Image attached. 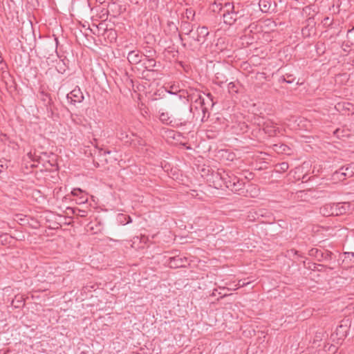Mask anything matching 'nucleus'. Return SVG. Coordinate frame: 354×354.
<instances>
[{"mask_svg": "<svg viewBox=\"0 0 354 354\" xmlns=\"http://www.w3.org/2000/svg\"><path fill=\"white\" fill-rule=\"evenodd\" d=\"M220 11L222 12L224 23L230 26L246 15L245 9L240 3L227 2L220 8Z\"/></svg>", "mask_w": 354, "mask_h": 354, "instance_id": "f257e3e1", "label": "nucleus"}, {"mask_svg": "<svg viewBox=\"0 0 354 354\" xmlns=\"http://www.w3.org/2000/svg\"><path fill=\"white\" fill-rule=\"evenodd\" d=\"M218 176L226 188L239 194L243 192L245 183L233 174H230L225 171H218L216 177Z\"/></svg>", "mask_w": 354, "mask_h": 354, "instance_id": "f03ea898", "label": "nucleus"}, {"mask_svg": "<svg viewBox=\"0 0 354 354\" xmlns=\"http://www.w3.org/2000/svg\"><path fill=\"white\" fill-rule=\"evenodd\" d=\"M325 210H327L328 214H333V216L342 215L351 210V204L350 203L326 204L323 209V211Z\"/></svg>", "mask_w": 354, "mask_h": 354, "instance_id": "7ed1b4c3", "label": "nucleus"}, {"mask_svg": "<svg viewBox=\"0 0 354 354\" xmlns=\"http://www.w3.org/2000/svg\"><path fill=\"white\" fill-rule=\"evenodd\" d=\"M209 34L208 28L206 26H198L196 29L194 28L188 36L192 41L202 45L205 42Z\"/></svg>", "mask_w": 354, "mask_h": 354, "instance_id": "20e7f679", "label": "nucleus"}, {"mask_svg": "<svg viewBox=\"0 0 354 354\" xmlns=\"http://www.w3.org/2000/svg\"><path fill=\"white\" fill-rule=\"evenodd\" d=\"M310 256L317 259V261H329L332 259L333 252L327 250H319L317 248H312L309 250Z\"/></svg>", "mask_w": 354, "mask_h": 354, "instance_id": "39448f33", "label": "nucleus"}, {"mask_svg": "<svg viewBox=\"0 0 354 354\" xmlns=\"http://www.w3.org/2000/svg\"><path fill=\"white\" fill-rule=\"evenodd\" d=\"M187 259L185 257H181L180 255H176L171 257H169L167 261L168 266L171 268H178L185 266V263H187Z\"/></svg>", "mask_w": 354, "mask_h": 354, "instance_id": "423d86ee", "label": "nucleus"}, {"mask_svg": "<svg viewBox=\"0 0 354 354\" xmlns=\"http://www.w3.org/2000/svg\"><path fill=\"white\" fill-rule=\"evenodd\" d=\"M187 100H190L191 102L200 104L203 113L207 111V108L205 106V100L200 92L197 91H193L187 95Z\"/></svg>", "mask_w": 354, "mask_h": 354, "instance_id": "0eeeda50", "label": "nucleus"}, {"mask_svg": "<svg viewBox=\"0 0 354 354\" xmlns=\"http://www.w3.org/2000/svg\"><path fill=\"white\" fill-rule=\"evenodd\" d=\"M66 97L67 100L73 104L80 103L84 100L83 93L78 86L75 87L73 91L68 93Z\"/></svg>", "mask_w": 354, "mask_h": 354, "instance_id": "6e6552de", "label": "nucleus"}, {"mask_svg": "<svg viewBox=\"0 0 354 354\" xmlns=\"http://www.w3.org/2000/svg\"><path fill=\"white\" fill-rule=\"evenodd\" d=\"M347 326L341 324L336 328L335 331L331 335V338L333 341L343 340L347 336Z\"/></svg>", "mask_w": 354, "mask_h": 354, "instance_id": "1a4fd4ad", "label": "nucleus"}, {"mask_svg": "<svg viewBox=\"0 0 354 354\" xmlns=\"http://www.w3.org/2000/svg\"><path fill=\"white\" fill-rule=\"evenodd\" d=\"M263 131L269 136H276L280 133V129L277 124L272 121H267L263 124Z\"/></svg>", "mask_w": 354, "mask_h": 354, "instance_id": "9d476101", "label": "nucleus"}, {"mask_svg": "<svg viewBox=\"0 0 354 354\" xmlns=\"http://www.w3.org/2000/svg\"><path fill=\"white\" fill-rule=\"evenodd\" d=\"M127 58L129 64L135 65L142 61V55L138 50H133L129 52Z\"/></svg>", "mask_w": 354, "mask_h": 354, "instance_id": "9b49d317", "label": "nucleus"}, {"mask_svg": "<svg viewBox=\"0 0 354 354\" xmlns=\"http://www.w3.org/2000/svg\"><path fill=\"white\" fill-rule=\"evenodd\" d=\"M227 82V77L224 71H219L215 73L214 78L213 82L221 87L223 84H225Z\"/></svg>", "mask_w": 354, "mask_h": 354, "instance_id": "f8f14e48", "label": "nucleus"}, {"mask_svg": "<svg viewBox=\"0 0 354 354\" xmlns=\"http://www.w3.org/2000/svg\"><path fill=\"white\" fill-rule=\"evenodd\" d=\"M180 28L182 33L188 36L193 28H195V24H191L190 21L183 19L180 21Z\"/></svg>", "mask_w": 354, "mask_h": 354, "instance_id": "ddd939ff", "label": "nucleus"}, {"mask_svg": "<svg viewBox=\"0 0 354 354\" xmlns=\"http://www.w3.org/2000/svg\"><path fill=\"white\" fill-rule=\"evenodd\" d=\"M158 71V69H146V68H145L142 72V78H144L148 81L155 80L156 77H154V74Z\"/></svg>", "mask_w": 354, "mask_h": 354, "instance_id": "4468645a", "label": "nucleus"}, {"mask_svg": "<svg viewBox=\"0 0 354 354\" xmlns=\"http://www.w3.org/2000/svg\"><path fill=\"white\" fill-rule=\"evenodd\" d=\"M271 5V0H259V6L261 11L265 13L270 12Z\"/></svg>", "mask_w": 354, "mask_h": 354, "instance_id": "2eb2a0df", "label": "nucleus"}, {"mask_svg": "<svg viewBox=\"0 0 354 354\" xmlns=\"http://www.w3.org/2000/svg\"><path fill=\"white\" fill-rule=\"evenodd\" d=\"M342 171L344 173V176L351 178L354 175V163H350L346 165L341 167Z\"/></svg>", "mask_w": 354, "mask_h": 354, "instance_id": "dca6fc26", "label": "nucleus"}, {"mask_svg": "<svg viewBox=\"0 0 354 354\" xmlns=\"http://www.w3.org/2000/svg\"><path fill=\"white\" fill-rule=\"evenodd\" d=\"M142 64L146 69H157L156 68L160 66V63L156 62L155 59L143 60Z\"/></svg>", "mask_w": 354, "mask_h": 354, "instance_id": "f3484780", "label": "nucleus"}, {"mask_svg": "<svg viewBox=\"0 0 354 354\" xmlns=\"http://www.w3.org/2000/svg\"><path fill=\"white\" fill-rule=\"evenodd\" d=\"M196 12L192 8H187L185 9V12L183 15V18H185L186 21H195Z\"/></svg>", "mask_w": 354, "mask_h": 354, "instance_id": "a211bd4d", "label": "nucleus"}, {"mask_svg": "<svg viewBox=\"0 0 354 354\" xmlns=\"http://www.w3.org/2000/svg\"><path fill=\"white\" fill-rule=\"evenodd\" d=\"M142 57H145L143 60H147L150 59H155L156 56V51L152 48H148L145 50L142 53Z\"/></svg>", "mask_w": 354, "mask_h": 354, "instance_id": "6ab92c4d", "label": "nucleus"}, {"mask_svg": "<svg viewBox=\"0 0 354 354\" xmlns=\"http://www.w3.org/2000/svg\"><path fill=\"white\" fill-rule=\"evenodd\" d=\"M274 150L278 153L290 154V148L285 144H277L274 145Z\"/></svg>", "mask_w": 354, "mask_h": 354, "instance_id": "aec40b11", "label": "nucleus"}, {"mask_svg": "<svg viewBox=\"0 0 354 354\" xmlns=\"http://www.w3.org/2000/svg\"><path fill=\"white\" fill-rule=\"evenodd\" d=\"M117 221L122 225H127L132 222L130 216L124 214H119L117 216Z\"/></svg>", "mask_w": 354, "mask_h": 354, "instance_id": "412c9836", "label": "nucleus"}, {"mask_svg": "<svg viewBox=\"0 0 354 354\" xmlns=\"http://www.w3.org/2000/svg\"><path fill=\"white\" fill-rule=\"evenodd\" d=\"M332 178L334 180L342 181V180L346 179L347 178H346V176H344V171H342V170L340 167L338 170H336L333 174Z\"/></svg>", "mask_w": 354, "mask_h": 354, "instance_id": "4be33fe9", "label": "nucleus"}, {"mask_svg": "<svg viewBox=\"0 0 354 354\" xmlns=\"http://www.w3.org/2000/svg\"><path fill=\"white\" fill-rule=\"evenodd\" d=\"M131 136H133V134L131 133L129 135L122 129L117 134L118 138L121 140H124L125 142H129L131 141Z\"/></svg>", "mask_w": 354, "mask_h": 354, "instance_id": "5701e85b", "label": "nucleus"}, {"mask_svg": "<svg viewBox=\"0 0 354 354\" xmlns=\"http://www.w3.org/2000/svg\"><path fill=\"white\" fill-rule=\"evenodd\" d=\"M159 120L165 124H171L172 123V120L169 115V113L167 112H162L159 115Z\"/></svg>", "mask_w": 354, "mask_h": 354, "instance_id": "b1692460", "label": "nucleus"}, {"mask_svg": "<svg viewBox=\"0 0 354 354\" xmlns=\"http://www.w3.org/2000/svg\"><path fill=\"white\" fill-rule=\"evenodd\" d=\"M288 168L289 165L286 162L279 163L275 166V169L277 172H285L288 169Z\"/></svg>", "mask_w": 354, "mask_h": 354, "instance_id": "393cba45", "label": "nucleus"}, {"mask_svg": "<svg viewBox=\"0 0 354 354\" xmlns=\"http://www.w3.org/2000/svg\"><path fill=\"white\" fill-rule=\"evenodd\" d=\"M11 305L14 306V308H17L23 306L24 305V301L22 297H20L17 299V297L14 299H12Z\"/></svg>", "mask_w": 354, "mask_h": 354, "instance_id": "a878e982", "label": "nucleus"}, {"mask_svg": "<svg viewBox=\"0 0 354 354\" xmlns=\"http://www.w3.org/2000/svg\"><path fill=\"white\" fill-rule=\"evenodd\" d=\"M71 120L75 124L84 125V121L85 120L78 115H71Z\"/></svg>", "mask_w": 354, "mask_h": 354, "instance_id": "bb28decb", "label": "nucleus"}, {"mask_svg": "<svg viewBox=\"0 0 354 354\" xmlns=\"http://www.w3.org/2000/svg\"><path fill=\"white\" fill-rule=\"evenodd\" d=\"M227 88L230 93H237L239 91L238 85L234 82H230Z\"/></svg>", "mask_w": 354, "mask_h": 354, "instance_id": "cd10ccee", "label": "nucleus"}, {"mask_svg": "<svg viewBox=\"0 0 354 354\" xmlns=\"http://www.w3.org/2000/svg\"><path fill=\"white\" fill-rule=\"evenodd\" d=\"M167 26L169 28V30L173 32H176L178 30V26L174 21H168L167 23Z\"/></svg>", "mask_w": 354, "mask_h": 354, "instance_id": "c85d7f7f", "label": "nucleus"}, {"mask_svg": "<svg viewBox=\"0 0 354 354\" xmlns=\"http://www.w3.org/2000/svg\"><path fill=\"white\" fill-rule=\"evenodd\" d=\"M10 237L7 234H2L0 235V243L6 245L8 243V239Z\"/></svg>", "mask_w": 354, "mask_h": 354, "instance_id": "c756f323", "label": "nucleus"}, {"mask_svg": "<svg viewBox=\"0 0 354 354\" xmlns=\"http://www.w3.org/2000/svg\"><path fill=\"white\" fill-rule=\"evenodd\" d=\"M74 213H75L77 216H80L81 217H85L87 215V212L85 210L77 209L74 211Z\"/></svg>", "mask_w": 354, "mask_h": 354, "instance_id": "7c9ffc66", "label": "nucleus"}, {"mask_svg": "<svg viewBox=\"0 0 354 354\" xmlns=\"http://www.w3.org/2000/svg\"><path fill=\"white\" fill-rule=\"evenodd\" d=\"M82 194H83V192L80 188L73 189L71 192V194L73 196H80L81 195H82Z\"/></svg>", "mask_w": 354, "mask_h": 354, "instance_id": "2f4dec72", "label": "nucleus"}, {"mask_svg": "<svg viewBox=\"0 0 354 354\" xmlns=\"http://www.w3.org/2000/svg\"><path fill=\"white\" fill-rule=\"evenodd\" d=\"M295 78H291V80H287L286 77V75H282L280 78H279V82H286L288 84H291L294 81H295Z\"/></svg>", "mask_w": 354, "mask_h": 354, "instance_id": "473e14b6", "label": "nucleus"}, {"mask_svg": "<svg viewBox=\"0 0 354 354\" xmlns=\"http://www.w3.org/2000/svg\"><path fill=\"white\" fill-rule=\"evenodd\" d=\"M79 199H78V203L81 204V203H84L87 201L88 198L86 196H84L82 195H81L80 196H79Z\"/></svg>", "mask_w": 354, "mask_h": 354, "instance_id": "72a5a7b5", "label": "nucleus"}, {"mask_svg": "<svg viewBox=\"0 0 354 354\" xmlns=\"http://www.w3.org/2000/svg\"><path fill=\"white\" fill-rule=\"evenodd\" d=\"M344 255L345 256L346 259L350 258V257L354 258V252H344ZM353 263H354V260H353Z\"/></svg>", "mask_w": 354, "mask_h": 354, "instance_id": "f704fd0d", "label": "nucleus"}, {"mask_svg": "<svg viewBox=\"0 0 354 354\" xmlns=\"http://www.w3.org/2000/svg\"><path fill=\"white\" fill-rule=\"evenodd\" d=\"M206 95L209 98V102H211V106H213L214 104V102H213V95L210 93H207Z\"/></svg>", "mask_w": 354, "mask_h": 354, "instance_id": "c9c22d12", "label": "nucleus"}, {"mask_svg": "<svg viewBox=\"0 0 354 354\" xmlns=\"http://www.w3.org/2000/svg\"><path fill=\"white\" fill-rule=\"evenodd\" d=\"M323 209H324V207L321 208L320 212L324 216H333V214H328V213L327 212V210L323 211Z\"/></svg>", "mask_w": 354, "mask_h": 354, "instance_id": "e433bc0d", "label": "nucleus"}, {"mask_svg": "<svg viewBox=\"0 0 354 354\" xmlns=\"http://www.w3.org/2000/svg\"><path fill=\"white\" fill-rule=\"evenodd\" d=\"M284 75H286V77L287 80H291V78H295L293 75L290 73H286Z\"/></svg>", "mask_w": 354, "mask_h": 354, "instance_id": "4c0bfd02", "label": "nucleus"}, {"mask_svg": "<svg viewBox=\"0 0 354 354\" xmlns=\"http://www.w3.org/2000/svg\"><path fill=\"white\" fill-rule=\"evenodd\" d=\"M53 36L55 37V52H57V46L59 44V40H58V38L55 35H53Z\"/></svg>", "mask_w": 354, "mask_h": 354, "instance_id": "58836bf2", "label": "nucleus"}, {"mask_svg": "<svg viewBox=\"0 0 354 354\" xmlns=\"http://www.w3.org/2000/svg\"><path fill=\"white\" fill-rule=\"evenodd\" d=\"M328 21H330V18H329V17H325V18H324V19L323 22H324V24L326 25V24H328Z\"/></svg>", "mask_w": 354, "mask_h": 354, "instance_id": "ea45409f", "label": "nucleus"}, {"mask_svg": "<svg viewBox=\"0 0 354 354\" xmlns=\"http://www.w3.org/2000/svg\"><path fill=\"white\" fill-rule=\"evenodd\" d=\"M5 167L0 161V174L3 171V169H4Z\"/></svg>", "mask_w": 354, "mask_h": 354, "instance_id": "a19ab883", "label": "nucleus"}, {"mask_svg": "<svg viewBox=\"0 0 354 354\" xmlns=\"http://www.w3.org/2000/svg\"><path fill=\"white\" fill-rule=\"evenodd\" d=\"M96 1L100 4H103L106 1V0H96Z\"/></svg>", "mask_w": 354, "mask_h": 354, "instance_id": "79ce46f5", "label": "nucleus"}, {"mask_svg": "<svg viewBox=\"0 0 354 354\" xmlns=\"http://www.w3.org/2000/svg\"><path fill=\"white\" fill-rule=\"evenodd\" d=\"M109 153H111V151L105 150V151H104V155H106V154H109Z\"/></svg>", "mask_w": 354, "mask_h": 354, "instance_id": "37998d69", "label": "nucleus"}, {"mask_svg": "<svg viewBox=\"0 0 354 354\" xmlns=\"http://www.w3.org/2000/svg\"><path fill=\"white\" fill-rule=\"evenodd\" d=\"M131 3L137 4L138 3V0H130Z\"/></svg>", "mask_w": 354, "mask_h": 354, "instance_id": "c03bdc74", "label": "nucleus"}, {"mask_svg": "<svg viewBox=\"0 0 354 354\" xmlns=\"http://www.w3.org/2000/svg\"><path fill=\"white\" fill-rule=\"evenodd\" d=\"M245 285V283L244 282H243L242 283H241V281H239V286H244Z\"/></svg>", "mask_w": 354, "mask_h": 354, "instance_id": "a18cd8bd", "label": "nucleus"}, {"mask_svg": "<svg viewBox=\"0 0 354 354\" xmlns=\"http://www.w3.org/2000/svg\"><path fill=\"white\" fill-rule=\"evenodd\" d=\"M189 111H190V112L192 111V105L189 106Z\"/></svg>", "mask_w": 354, "mask_h": 354, "instance_id": "49530a36", "label": "nucleus"}, {"mask_svg": "<svg viewBox=\"0 0 354 354\" xmlns=\"http://www.w3.org/2000/svg\"><path fill=\"white\" fill-rule=\"evenodd\" d=\"M214 291H216V289H214ZM212 295H215L214 292H212Z\"/></svg>", "mask_w": 354, "mask_h": 354, "instance_id": "de8ad7c7", "label": "nucleus"}, {"mask_svg": "<svg viewBox=\"0 0 354 354\" xmlns=\"http://www.w3.org/2000/svg\"><path fill=\"white\" fill-rule=\"evenodd\" d=\"M179 37H180V39L181 40H183V38H182V37H181L180 34L179 35Z\"/></svg>", "mask_w": 354, "mask_h": 354, "instance_id": "09e8293b", "label": "nucleus"}, {"mask_svg": "<svg viewBox=\"0 0 354 354\" xmlns=\"http://www.w3.org/2000/svg\"><path fill=\"white\" fill-rule=\"evenodd\" d=\"M3 63V61L2 59L0 60V64H2Z\"/></svg>", "mask_w": 354, "mask_h": 354, "instance_id": "8fccbe9b", "label": "nucleus"}, {"mask_svg": "<svg viewBox=\"0 0 354 354\" xmlns=\"http://www.w3.org/2000/svg\"><path fill=\"white\" fill-rule=\"evenodd\" d=\"M3 354H6V353H3Z\"/></svg>", "mask_w": 354, "mask_h": 354, "instance_id": "3c124183", "label": "nucleus"}]
</instances>
